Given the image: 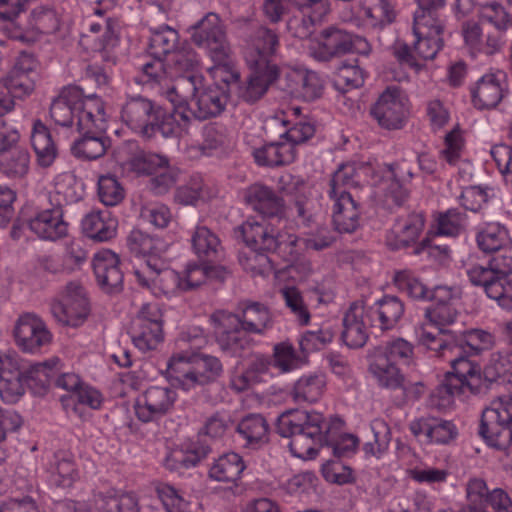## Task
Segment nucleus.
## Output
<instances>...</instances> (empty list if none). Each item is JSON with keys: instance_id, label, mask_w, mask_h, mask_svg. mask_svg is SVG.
Masks as SVG:
<instances>
[{"instance_id": "1", "label": "nucleus", "mask_w": 512, "mask_h": 512, "mask_svg": "<svg viewBox=\"0 0 512 512\" xmlns=\"http://www.w3.org/2000/svg\"><path fill=\"white\" fill-rule=\"evenodd\" d=\"M417 9L414 12L413 33L415 41L413 48L404 42H396L394 55L404 65L419 71L424 62L433 60L442 49L444 40L445 17L441 11L445 0H416Z\"/></svg>"}, {"instance_id": "2", "label": "nucleus", "mask_w": 512, "mask_h": 512, "mask_svg": "<svg viewBox=\"0 0 512 512\" xmlns=\"http://www.w3.org/2000/svg\"><path fill=\"white\" fill-rule=\"evenodd\" d=\"M167 113L153 100L142 95H130L121 107L120 118L124 125L145 139L157 133L163 137H181L188 132L191 115L187 106H173Z\"/></svg>"}, {"instance_id": "3", "label": "nucleus", "mask_w": 512, "mask_h": 512, "mask_svg": "<svg viewBox=\"0 0 512 512\" xmlns=\"http://www.w3.org/2000/svg\"><path fill=\"white\" fill-rule=\"evenodd\" d=\"M180 343L189 346L191 352L175 353L167 369L169 378L178 388L185 392L197 391L221 376L223 367L217 357L203 354L196 358L197 351L207 343L202 329L195 327L183 332Z\"/></svg>"}, {"instance_id": "4", "label": "nucleus", "mask_w": 512, "mask_h": 512, "mask_svg": "<svg viewBox=\"0 0 512 512\" xmlns=\"http://www.w3.org/2000/svg\"><path fill=\"white\" fill-rule=\"evenodd\" d=\"M58 358L31 364L23 373L20 371L16 353H0V397L4 402L15 403L24 394V383L36 393L45 391L56 377Z\"/></svg>"}, {"instance_id": "5", "label": "nucleus", "mask_w": 512, "mask_h": 512, "mask_svg": "<svg viewBox=\"0 0 512 512\" xmlns=\"http://www.w3.org/2000/svg\"><path fill=\"white\" fill-rule=\"evenodd\" d=\"M191 39L195 45L205 49L214 62L209 72L215 81L223 82L227 88L229 84L239 80L240 74L232 61V49L217 14L205 15L193 27Z\"/></svg>"}, {"instance_id": "6", "label": "nucleus", "mask_w": 512, "mask_h": 512, "mask_svg": "<svg viewBox=\"0 0 512 512\" xmlns=\"http://www.w3.org/2000/svg\"><path fill=\"white\" fill-rule=\"evenodd\" d=\"M277 432L290 438L289 449L300 459H314L320 448L324 447L325 418L318 412L289 411L277 420Z\"/></svg>"}, {"instance_id": "7", "label": "nucleus", "mask_w": 512, "mask_h": 512, "mask_svg": "<svg viewBox=\"0 0 512 512\" xmlns=\"http://www.w3.org/2000/svg\"><path fill=\"white\" fill-rule=\"evenodd\" d=\"M105 105L96 95L84 96L77 86L62 89L50 106V116L55 124L75 129H101Z\"/></svg>"}, {"instance_id": "8", "label": "nucleus", "mask_w": 512, "mask_h": 512, "mask_svg": "<svg viewBox=\"0 0 512 512\" xmlns=\"http://www.w3.org/2000/svg\"><path fill=\"white\" fill-rule=\"evenodd\" d=\"M418 340L428 350L433 352V356L446 361L451 366V371L445 376L456 378L460 384L458 386L465 392L478 393L482 386V373L480 366L467 356V350L463 342L449 341L437 337L425 326L418 330Z\"/></svg>"}, {"instance_id": "9", "label": "nucleus", "mask_w": 512, "mask_h": 512, "mask_svg": "<svg viewBox=\"0 0 512 512\" xmlns=\"http://www.w3.org/2000/svg\"><path fill=\"white\" fill-rule=\"evenodd\" d=\"M166 58L155 57L141 67L135 81L155 90L157 94L167 99L173 106H187L188 98L195 94L200 86L202 75H180L174 81L171 72L166 69Z\"/></svg>"}, {"instance_id": "10", "label": "nucleus", "mask_w": 512, "mask_h": 512, "mask_svg": "<svg viewBox=\"0 0 512 512\" xmlns=\"http://www.w3.org/2000/svg\"><path fill=\"white\" fill-rule=\"evenodd\" d=\"M479 434L498 450L508 447L512 441V396H499L484 409Z\"/></svg>"}, {"instance_id": "11", "label": "nucleus", "mask_w": 512, "mask_h": 512, "mask_svg": "<svg viewBox=\"0 0 512 512\" xmlns=\"http://www.w3.org/2000/svg\"><path fill=\"white\" fill-rule=\"evenodd\" d=\"M237 233L251 249H260L263 252H278L295 258L298 255L296 244L298 237L292 234L279 232L265 221L258 222L254 219L246 220L240 225Z\"/></svg>"}, {"instance_id": "12", "label": "nucleus", "mask_w": 512, "mask_h": 512, "mask_svg": "<svg viewBox=\"0 0 512 512\" xmlns=\"http://www.w3.org/2000/svg\"><path fill=\"white\" fill-rule=\"evenodd\" d=\"M370 51L371 46L365 38L340 28L329 27L322 31L318 47L310 48L309 53L318 61H328L346 53L368 55Z\"/></svg>"}, {"instance_id": "13", "label": "nucleus", "mask_w": 512, "mask_h": 512, "mask_svg": "<svg viewBox=\"0 0 512 512\" xmlns=\"http://www.w3.org/2000/svg\"><path fill=\"white\" fill-rule=\"evenodd\" d=\"M136 281L155 296L171 297L183 292L181 275L164 267L159 258L145 259L139 268L134 270Z\"/></svg>"}, {"instance_id": "14", "label": "nucleus", "mask_w": 512, "mask_h": 512, "mask_svg": "<svg viewBox=\"0 0 512 512\" xmlns=\"http://www.w3.org/2000/svg\"><path fill=\"white\" fill-rule=\"evenodd\" d=\"M130 335L142 352L156 349L163 340L162 313L157 304H143L133 319Z\"/></svg>"}, {"instance_id": "15", "label": "nucleus", "mask_w": 512, "mask_h": 512, "mask_svg": "<svg viewBox=\"0 0 512 512\" xmlns=\"http://www.w3.org/2000/svg\"><path fill=\"white\" fill-rule=\"evenodd\" d=\"M244 59L248 67L277 66L272 62L279 48L278 34L265 26L252 27L244 39Z\"/></svg>"}, {"instance_id": "16", "label": "nucleus", "mask_w": 512, "mask_h": 512, "mask_svg": "<svg viewBox=\"0 0 512 512\" xmlns=\"http://www.w3.org/2000/svg\"><path fill=\"white\" fill-rule=\"evenodd\" d=\"M88 302L83 287L77 282L68 283L59 298L51 303V313L61 324L78 327L88 316Z\"/></svg>"}, {"instance_id": "17", "label": "nucleus", "mask_w": 512, "mask_h": 512, "mask_svg": "<svg viewBox=\"0 0 512 512\" xmlns=\"http://www.w3.org/2000/svg\"><path fill=\"white\" fill-rule=\"evenodd\" d=\"M370 114L383 129H401L408 116L407 98L397 87H388L371 106Z\"/></svg>"}, {"instance_id": "18", "label": "nucleus", "mask_w": 512, "mask_h": 512, "mask_svg": "<svg viewBox=\"0 0 512 512\" xmlns=\"http://www.w3.org/2000/svg\"><path fill=\"white\" fill-rule=\"evenodd\" d=\"M176 400L177 393L170 386L151 385L136 398L135 414L143 423L157 421L173 409Z\"/></svg>"}, {"instance_id": "19", "label": "nucleus", "mask_w": 512, "mask_h": 512, "mask_svg": "<svg viewBox=\"0 0 512 512\" xmlns=\"http://www.w3.org/2000/svg\"><path fill=\"white\" fill-rule=\"evenodd\" d=\"M470 282L475 286H482L486 295L497 302L507 311H512V282L507 278L496 277L488 264H470L466 268Z\"/></svg>"}, {"instance_id": "20", "label": "nucleus", "mask_w": 512, "mask_h": 512, "mask_svg": "<svg viewBox=\"0 0 512 512\" xmlns=\"http://www.w3.org/2000/svg\"><path fill=\"white\" fill-rule=\"evenodd\" d=\"M217 342L224 352L230 356H241L249 347L250 338L239 328L238 317L230 312L219 311L213 314Z\"/></svg>"}, {"instance_id": "21", "label": "nucleus", "mask_w": 512, "mask_h": 512, "mask_svg": "<svg viewBox=\"0 0 512 512\" xmlns=\"http://www.w3.org/2000/svg\"><path fill=\"white\" fill-rule=\"evenodd\" d=\"M17 345L24 351L36 353L52 341V334L41 318L27 313L19 317L14 329Z\"/></svg>"}, {"instance_id": "22", "label": "nucleus", "mask_w": 512, "mask_h": 512, "mask_svg": "<svg viewBox=\"0 0 512 512\" xmlns=\"http://www.w3.org/2000/svg\"><path fill=\"white\" fill-rule=\"evenodd\" d=\"M409 428L425 444H448L458 435L457 427L452 421L433 416L415 419Z\"/></svg>"}, {"instance_id": "23", "label": "nucleus", "mask_w": 512, "mask_h": 512, "mask_svg": "<svg viewBox=\"0 0 512 512\" xmlns=\"http://www.w3.org/2000/svg\"><path fill=\"white\" fill-rule=\"evenodd\" d=\"M189 99H195L196 101V109L193 112V115L201 120L216 117L220 115L226 108L229 93L226 87H221L217 84L205 86L204 78L202 77V81L195 94L191 95ZM190 115L192 116V112L189 110Z\"/></svg>"}, {"instance_id": "24", "label": "nucleus", "mask_w": 512, "mask_h": 512, "mask_svg": "<svg viewBox=\"0 0 512 512\" xmlns=\"http://www.w3.org/2000/svg\"><path fill=\"white\" fill-rule=\"evenodd\" d=\"M107 129V114L103 109V127L101 129H76L82 136L71 144V153L81 160H96L106 153L110 140L104 135Z\"/></svg>"}, {"instance_id": "25", "label": "nucleus", "mask_w": 512, "mask_h": 512, "mask_svg": "<svg viewBox=\"0 0 512 512\" xmlns=\"http://www.w3.org/2000/svg\"><path fill=\"white\" fill-rule=\"evenodd\" d=\"M366 306L363 301L353 302L343 318V331L341 338L349 348H361L368 339V326Z\"/></svg>"}, {"instance_id": "26", "label": "nucleus", "mask_w": 512, "mask_h": 512, "mask_svg": "<svg viewBox=\"0 0 512 512\" xmlns=\"http://www.w3.org/2000/svg\"><path fill=\"white\" fill-rule=\"evenodd\" d=\"M246 204L265 218L284 216V200L270 187L255 183L245 190Z\"/></svg>"}, {"instance_id": "27", "label": "nucleus", "mask_w": 512, "mask_h": 512, "mask_svg": "<svg viewBox=\"0 0 512 512\" xmlns=\"http://www.w3.org/2000/svg\"><path fill=\"white\" fill-rule=\"evenodd\" d=\"M422 213H412L398 218L386 235V244L392 250L405 248L417 241L424 229Z\"/></svg>"}, {"instance_id": "28", "label": "nucleus", "mask_w": 512, "mask_h": 512, "mask_svg": "<svg viewBox=\"0 0 512 512\" xmlns=\"http://www.w3.org/2000/svg\"><path fill=\"white\" fill-rule=\"evenodd\" d=\"M287 122L278 117H271L265 122V130L268 137L272 138L277 134L285 143L291 144L297 152V146L309 140L315 133V126L307 120H299L290 128L286 127Z\"/></svg>"}, {"instance_id": "29", "label": "nucleus", "mask_w": 512, "mask_h": 512, "mask_svg": "<svg viewBox=\"0 0 512 512\" xmlns=\"http://www.w3.org/2000/svg\"><path fill=\"white\" fill-rule=\"evenodd\" d=\"M504 78L502 72L483 75L471 88L472 102L477 109L496 107L504 96Z\"/></svg>"}, {"instance_id": "30", "label": "nucleus", "mask_w": 512, "mask_h": 512, "mask_svg": "<svg viewBox=\"0 0 512 512\" xmlns=\"http://www.w3.org/2000/svg\"><path fill=\"white\" fill-rule=\"evenodd\" d=\"M404 303L396 296H384L372 306L366 307L370 326L381 330L394 328L404 314Z\"/></svg>"}, {"instance_id": "31", "label": "nucleus", "mask_w": 512, "mask_h": 512, "mask_svg": "<svg viewBox=\"0 0 512 512\" xmlns=\"http://www.w3.org/2000/svg\"><path fill=\"white\" fill-rule=\"evenodd\" d=\"M28 226L39 238L50 241L64 237L68 231L59 207L38 212L29 220Z\"/></svg>"}, {"instance_id": "32", "label": "nucleus", "mask_w": 512, "mask_h": 512, "mask_svg": "<svg viewBox=\"0 0 512 512\" xmlns=\"http://www.w3.org/2000/svg\"><path fill=\"white\" fill-rule=\"evenodd\" d=\"M118 264V256L110 250H101L94 255V274L98 283L108 292L117 291L122 286L123 273Z\"/></svg>"}, {"instance_id": "33", "label": "nucleus", "mask_w": 512, "mask_h": 512, "mask_svg": "<svg viewBox=\"0 0 512 512\" xmlns=\"http://www.w3.org/2000/svg\"><path fill=\"white\" fill-rule=\"evenodd\" d=\"M251 73L246 82L239 87V97L248 103L258 101L268 90V87L278 79V66L249 67Z\"/></svg>"}, {"instance_id": "34", "label": "nucleus", "mask_w": 512, "mask_h": 512, "mask_svg": "<svg viewBox=\"0 0 512 512\" xmlns=\"http://www.w3.org/2000/svg\"><path fill=\"white\" fill-rule=\"evenodd\" d=\"M235 315L239 320V328L247 333L263 335L272 327L270 310L259 302L241 304L239 313Z\"/></svg>"}, {"instance_id": "35", "label": "nucleus", "mask_w": 512, "mask_h": 512, "mask_svg": "<svg viewBox=\"0 0 512 512\" xmlns=\"http://www.w3.org/2000/svg\"><path fill=\"white\" fill-rule=\"evenodd\" d=\"M343 421L339 417L325 419V438L324 447L331 449L336 457H348L352 455L358 447V439L352 434L342 433Z\"/></svg>"}, {"instance_id": "36", "label": "nucleus", "mask_w": 512, "mask_h": 512, "mask_svg": "<svg viewBox=\"0 0 512 512\" xmlns=\"http://www.w3.org/2000/svg\"><path fill=\"white\" fill-rule=\"evenodd\" d=\"M117 225L116 218L107 210H92L81 222L85 235L99 242L112 239L116 235Z\"/></svg>"}, {"instance_id": "37", "label": "nucleus", "mask_w": 512, "mask_h": 512, "mask_svg": "<svg viewBox=\"0 0 512 512\" xmlns=\"http://www.w3.org/2000/svg\"><path fill=\"white\" fill-rule=\"evenodd\" d=\"M476 242L484 253L505 251L512 245L508 229L498 222L480 226L476 233Z\"/></svg>"}, {"instance_id": "38", "label": "nucleus", "mask_w": 512, "mask_h": 512, "mask_svg": "<svg viewBox=\"0 0 512 512\" xmlns=\"http://www.w3.org/2000/svg\"><path fill=\"white\" fill-rule=\"evenodd\" d=\"M457 310L452 303L434 304L425 311V322L418 325L415 329L418 336V330L425 326L429 331L433 332L437 337L447 339L452 336L444 327L455 322Z\"/></svg>"}, {"instance_id": "39", "label": "nucleus", "mask_w": 512, "mask_h": 512, "mask_svg": "<svg viewBox=\"0 0 512 512\" xmlns=\"http://www.w3.org/2000/svg\"><path fill=\"white\" fill-rule=\"evenodd\" d=\"M333 204V224L340 233H352L360 225V208L354 196L331 199Z\"/></svg>"}, {"instance_id": "40", "label": "nucleus", "mask_w": 512, "mask_h": 512, "mask_svg": "<svg viewBox=\"0 0 512 512\" xmlns=\"http://www.w3.org/2000/svg\"><path fill=\"white\" fill-rule=\"evenodd\" d=\"M325 388L326 379L323 374H307L294 383L290 396L297 404H313L321 399Z\"/></svg>"}, {"instance_id": "41", "label": "nucleus", "mask_w": 512, "mask_h": 512, "mask_svg": "<svg viewBox=\"0 0 512 512\" xmlns=\"http://www.w3.org/2000/svg\"><path fill=\"white\" fill-rule=\"evenodd\" d=\"M389 173L393 180L387 191V198L395 204H403L409 196L408 183L413 177V163L407 159H401L389 165Z\"/></svg>"}, {"instance_id": "42", "label": "nucleus", "mask_w": 512, "mask_h": 512, "mask_svg": "<svg viewBox=\"0 0 512 512\" xmlns=\"http://www.w3.org/2000/svg\"><path fill=\"white\" fill-rule=\"evenodd\" d=\"M369 371L376 380L377 384L386 389L402 388L404 375L398 365L389 362L384 356H378L374 353L370 356Z\"/></svg>"}, {"instance_id": "43", "label": "nucleus", "mask_w": 512, "mask_h": 512, "mask_svg": "<svg viewBox=\"0 0 512 512\" xmlns=\"http://www.w3.org/2000/svg\"><path fill=\"white\" fill-rule=\"evenodd\" d=\"M31 156L28 149L19 143L0 156V173L13 180L24 179L29 171Z\"/></svg>"}, {"instance_id": "44", "label": "nucleus", "mask_w": 512, "mask_h": 512, "mask_svg": "<svg viewBox=\"0 0 512 512\" xmlns=\"http://www.w3.org/2000/svg\"><path fill=\"white\" fill-rule=\"evenodd\" d=\"M190 243L199 259L213 260L220 256L222 247L218 236L203 224L199 223L191 230Z\"/></svg>"}, {"instance_id": "45", "label": "nucleus", "mask_w": 512, "mask_h": 512, "mask_svg": "<svg viewBox=\"0 0 512 512\" xmlns=\"http://www.w3.org/2000/svg\"><path fill=\"white\" fill-rule=\"evenodd\" d=\"M271 361L267 356L262 354H255L247 369L235 375L231 379V387L238 391H245L251 386L264 381V377L269 374Z\"/></svg>"}, {"instance_id": "46", "label": "nucleus", "mask_w": 512, "mask_h": 512, "mask_svg": "<svg viewBox=\"0 0 512 512\" xmlns=\"http://www.w3.org/2000/svg\"><path fill=\"white\" fill-rule=\"evenodd\" d=\"M226 274L227 271L223 267L190 262L186 265L183 273L180 274L182 290L185 292L195 289L212 278L224 280Z\"/></svg>"}, {"instance_id": "47", "label": "nucleus", "mask_w": 512, "mask_h": 512, "mask_svg": "<svg viewBox=\"0 0 512 512\" xmlns=\"http://www.w3.org/2000/svg\"><path fill=\"white\" fill-rule=\"evenodd\" d=\"M359 183L355 164H342L332 175L327 190L330 199L341 200L342 197L354 196L351 192Z\"/></svg>"}, {"instance_id": "48", "label": "nucleus", "mask_w": 512, "mask_h": 512, "mask_svg": "<svg viewBox=\"0 0 512 512\" xmlns=\"http://www.w3.org/2000/svg\"><path fill=\"white\" fill-rule=\"evenodd\" d=\"M242 457L230 452L218 457L209 469V477L218 482H235L245 469Z\"/></svg>"}, {"instance_id": "49", "label": "nucleus", "mask_w": 512, "mask_h": 512, "mask_svg": "<svg viewBox=\"0 0 512 512\" xmlns=\"http://www.w3.org/2000/svg\"><path fill=\"white\" fill-rule=\"evenodd\" d=\"M31 143L37 156L38 164L42 167L51 166L57 157V148L52 140L50 131L40 121H36L33 125Z\"/></svg>"}, {"instance_id": "50", "label": "nucleus", "mask_w": 512, "mask_h": 512, "mask_svg": "<svg viewBox=\"0 0 512 512\" xmlns=\"http://www.w3.org/2000/svg\"><path fill=\"white\" fill-rule=\"evenodd\" d=\"M315 5L309 0L303 6H297L298 12L294 14L287 22V30L291 36L298 39H308L313 31L315 23L320 21L325 15L319 17L315 13Z\"/></svg>"}, {"instance_id": "51", "label": "nucleus", "mask_w": 512, "mask_h": 512, "mask_svg": "<svg viewBox=\"0 0 512 512\" xmlns=\"http://www.w3.org/2000/svg\"><path fill=\"white\" fill-rule=\"evenodd\" d=\"M149 51L152 56L167 58L179 40L178 32L168 25L150 28Z\"/></svg>"}, {"instance_id": "52", "label": "nucleus", "mask_w": 512, "mask_h": 512, "mask_svg": "<svg viewBox=\"0 0 512 512\" xmlns=\"http://www.w3.org/2000/svg\"><path fill=\"white\" fill-rule=\"evenodd\" d=\"M268 424L259 414L244 417L237 426V432L246 441L247 446H256L268 439Z\"/></svg>"}, {"instance_id": "53", "label": "nucleus", "mask_w": 512, "mask_h": 512, "mask_svg": "<svg viewBox=\"0 0 512 512\" xmlns=\"http://www.w3.org/2000/svg\"><path fill=\"white\" fill-rule=\"evenodd\" d=\"M92 512H139L138 501L131 493L98 495L94 499Z\"/></svg>"}, {"instance_id": "54", "label": "nucleus", "mask_w": 512, "mask_h": 512, "mask_svg": "<svg viewBox=\"0 0 512 512\" xmlns=\"http://www.w3.org/2000/svg\"><path fill=\"white\" fill-rule=\"evenodd\" d=\"M358 1L362 15L367 18L372 26L391 23L396 17L394 6L389 0Z\"/></svg>"}, {"instance_id": "55", "label": "nucleus", "mask_w": 512, "mask_h": 512, "mask_svg": "<svg viewBox=\"0 0 512 512\" xmlns=\"http://www.w3.org/2000/svg\"><path fill=\"white\" fill-rule=\"evenodd\" d=\"M208 453L205 447H181L173 449L165 458V466L169 470L191 468L196 466Z\"/></svg>"}, {"instance_id": "56", "label": "nucleus", "mask_w": 512, "mask_h": 512, "mask_svg": "<svg viewBox=\"0 0 512 512\" xmlns=\"http://www.w3.org/2000/svg\"><path fill=\"white\" fill-rule=\"evenodd\" d=\"M459 380L445 376L443 381L435 387L429 396V405L439 410L450 408L454 404L455 397L466 392L458 386Z\"/></svg>"}, {"instance_id": "57", "label": "nucleus", "mask_w": 512, "mask_h": 512, "mask_svg": "<svg viewBox=\"0 0 512 512\" xmlns=\"http://www.w3.org/2000/svg\"><path fill=\"white\" fill-rule=\"evenodd\" d=\"M373 353L378 356H384L389 362H393L398 366L400 364L408 365L413 356V346L408 341L397 338L377 347Z\"/></svg>"}, {"instance_id": "58", "label": "nucleus", "mask_w": 512, "mask_h": 512, "mask_svg": "<svg viewBox=\"0 0 512 512\" xmlns=\"http://www.w3.org/2000/svg\"><path fill=\"white\" fill-rule=\"evenodd\" d=\"M484 376L490 382L512 381V355L509 353H493L484 368Z\"/></svg>"}, {"instance_id": "59", "label": "nucleus", "mask_w": 512, "mask_h": 512, "mask_svg": "<svg viewBox=\"0 0 512 512\" xmlns=\"http://www.w3.org/2000/svg\"><path fill=\"white\" fill-rule=\"evenodd\" d=\"M285 306L300 325H306L310 321V312L302 293L295 286H285L280 290Z\"/></svg>"}, {"instance_id": "60", "label": "nucleus", "mask_w": 512, "mask_h": 512, "mask_svg": "<svg viewBox=\"0 0 512 512\" xmlns=\"http://www.w3.org/2000/svg\"><path fill=\"white\" fill-rule=\"evenodd\" d=\"M393 280L396 287L409 297L416 300H427L429 298L427 286L410 270L396 272Z\"/></svg>"}, {"instance_id": "61", "label": "nucleus", "mask_w": 512, "mask_h": 512, "mask_svg": "<svg viewBox=\"0 0 512 512\" xmlns=\"http://www.w3.org/2000/svg\"><path fill=\"white\" fill-rule=\"evenodd\" d=\"M483 24L492 26L496 31L505 33L512 26V17L505 8L496 2L487 3L480 9Z\"/></svg>"}, {"instance_id": "62", "label": "nucleus", "mask_w": 512, "mask_h": 512, "mask_svg": "<svg viewBox=\"0 0 512 512\" xmlns=\"http://www.w3.org/2000/svg\"><path fill=\"white\" fill-rule=\"evenodd\" d=\"M29 26L36 32L50 34L58 29L59 17L51 7L38 6L30 14Z\"/></svg>"}, {"instance_id": "63", "label": "nucleus", "mask_w": 512, "mask_h": 512, "mask_svg": "<svg viewBox=\"0 0 512 512\" xmlns=\"http://www.w3.org/2000/svg\"><path fill=\"white\" fill-rule=\"evenodd\" d=\"M98 195L106 206L118 205L125 196V190L113 175H102L98 179Z\"/></svg>"}, {"instance_id": "64", "label": "nucleus", "mask_w": 512, "mask_h": 512, "mask_svg": "<svg viewBox=\"0 0 512 512\" xmlns=\"http://www.w3.org/2000/svg\"><path fill=\"white\" fill-rule=\"evenodd\" d=\"M159 241L153 239L149 235L140 230H133L127 238V246L136 256H144L149 258H158Z\"/></svg>"}]
</instances>
